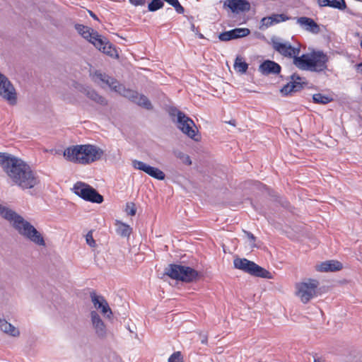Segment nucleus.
Segmentation results:
<instances>
[{"label":"nucleus","mask_w":362,"mask_h":362,"mask_svg":"<svg viewBox=\"0 0 362 362\" xmlns=\"http://www.w3.org/2000/svg\"><path fill=\"white\" fill-rule=\"evenodd\" d=\"M73 191L83 200L92 203L101 204L104 200L103 197L95 189L83 182H77L74 185Z\"/></svg>","instance_id":"1a4fd4ad"},{"label":"nucleus","mask_w":362,"mask_h":362,"mask_svg":"<svg viewBox=\"0 0 362 362\" xmlns=\"http://www.w3.org/2000/svg\"><path fill=\"white\" fill-rule=\"evenodd\" d=\"M94 77L95 78V81H101L117 92H121L123 90V96L128 98L132 102L134 103L136 99H138V92L130 89H125L122 85L119 83L116 79L107 75L106 74L96 71L94 74Z\"/></svg>","instance_id":"0eeeda50"},{"label":"nucleus","mask_w":362,"mask_h":362,"mask_svg":"<svg viewBox=\"0 0 362 362\" xmlns=\"http://www.w3.org/2000/svg\"><path fill=\"white\" fill-rule=\"evenodd\" d=\"M132 165L134 168L142 170L151 177L158 180H163L165 177V175L162 170L148 165L142 161L134 160L132 161Z\"/></svg>","instance_id":"4468645a"},{"label":"nucleus","mask_w":362,"mask_h":362,"mask_svg":"<svg viewBox=\"0 0 362 362\" xmlns=\"http://www.w3.org/2000/svg\"><path fill=\"white\" fill-rule=\"evenodd\" d=\"M125 211L128 215L134 216L136 213L135 204L133 202H128L126 205Z\"/></svg>","instance_id":"f704fd0d"},{"label":"nucleus","mask_w":362,"mask_h":362,"mask_svg":"<svg viewBox=\"0 0 362 362\" xmlns=\"http://www.w3.org/2000/svg\"><path fill=\"white\" fill-rule=\"evenodd\" d=\"M79 91L86 95L89 99L101 105L107 104L105 98L100 95L94 89L88 86H81Z\"/></svg>","instance_id":"4be33fe9"},{"label":"nucleus","mask_w":362,"mask_h":362,"mask_svg":"<svg viewBox=\"0 0 362 362\" xmlns=\"http://www.w3.org/2000/svg\"><path fill=\"white\" fill-rule=\"evenodd\" d=\"M168 362H184L180 351L174 352L168 358Z\"/></svg>","instance_id":"473e14b6"},{"label":"nucleus","mask_w":362,"mask_h":362,"mask_svg":"<svg viewBox=\"0 0 362 362\" xmlns=\"http://www.w3.org/2000/svg\"><path fill=\"white\" fill-rule=\"evenodd\" d=\"M191 30H192V32H194L195 33H198L197 28L195 27L194 23L191 24Z\"/></svg>","instance_id":"79ce46f5"},{"label":"nucleus","mask_w":362,"mask_h":362,"mask_svg":"<svg viewBox=\"0 0 362 362\" xmlns=\"http://www.w3.org/2000/svg\"><path fill=\"white\" fill-rule=\"evenodd\" d=\"M0 165L11 180L23 189L33 188L40 182L28 164L10 153H0Z\"/></svg>","instance_id":"f257e3e1"},{"label":"nucleus","mask_w":362,"mask_h":362,"mask_svg":"<svg viewBox=\"0 0 362 362\" xmlns=\"http://www.w3.org/2000/svg\"><path fill=\"white\" fill-rule=\"evenodd\" d=\"M0 329L12 337H18L20 335L19 330L5 319L0 318Z\"/></svg>","instance_id":"a878e982"},{"label":"nucleus","mask_w":362,"mask_h":362,"mask_svg":"<svg viewBox=\"0 0 362 362\" xmlns=\"http://www.w3.org/2000/svg\"><path fill=\"white\" fill-rule=\"evenodd\" d=\"M320 7L329 6L339 10H344L346 4L344 0H317Z\"/></svg>","instance_id":"393cba45"},{"label":"nucleus","mask_w":362,"mask_h":362,"mask_svg":"<svg viewBox=\"0 0 362 362\" xmlns=\"http://www.w3.org/2000/svg\"><path fill=\"white\" fill-rule=\"evenodd\" d=\"M171 6L173 7H174V8L175 9V11L178 13H183L185 12V8L184 7L180 4L179 1L178 0H176L175 1L173 2V4H171Z\"/></svg>","instance_id":"4c0bfd02"},{"label":"nucleus","mask_w":362,"mask_h":362,"mask_svg":"<svg viewBox=\"0 0 362 362\" xmlns=\"http://www.w3.org/2000/svg\"><path fill=\"white\" fill-rule=\"evenodd\" d=\"M342 269V264L337 260H329L321 263L317 266L319 272H337Z\"/></svg>","instance_id":"b1692460"},{"label":"nucleus","mask_w":362,"mask_h":362,"mask_svg":"<svg viewBox=\"0 0 362 362\" xmlns=\"http://www.w3.org/2000/svg\"><path fill=\"white\" fill-rule=\"evenodd\" d=\"M314 362H320L318 359H315Z\"/></svg>","instance_id":"de8ad7c7"},{"label":"nucleus","mask_w":362,"mask_h":362,"mask_svg":"<svg viewBox=\"0 0 362 362\" xmlns=\"http://www.w3.org/2000/svg\"><path fill=\"white\" fill-rule=\"evenodd\" d=\"M74 28L78 34H80L84 39L87 40L91 44H93L95 47L100 46L103 45V41L100 38L101 35H100L93 28L81 24H76Z\"/></svg>","instance_id":"f8f14e48"},{"label":"nucleus","mask_w":362,"mask_h":362,"mask_svg":"<svg viewBox=\"0 0 362 362\" xmlns=\"http://www.w3.org/2000/svg\"><path fill=\"white\" fill-rule=\"evenodd\" d=\"M100 38L103 41V45L95 47L103 52L104 54L108 55L109 57L117 59L119 57V54L116 48L113 47L111 43H110L106 37L101 35Z\"/></svg>","instance_id":"5701e85b"},{"label":"nucleus","mask_w":362,"mask_h":362,"mask_svg":"<svg viewBox=\"0 0 362 362\" xmlns=\"http://www.w3.org/2000/svg\"><path fill=\"white\" fill-rule=\"evenodd\" d=\"M173 155L178 159L181 160L182 163L187 165H192V160L190 157L185 154V153L182 152L180 150H174L173 151Z\"/></svg>","instance_id":"c85d7f7f"},{"label":"nucleus","mask_w":362,"mask_h":362,"mask_svg":"<svg viewBox=\"0 0 362 362\" xmlns=\"http://www.w3.org/2000/svg\"><path fill=\"white\" fill-rule=\"evenodd\" d=\"M198 35V37L200 38V39H203L204 37V35L202 34V33H197Z\"/></svg>","instance_id":"a18cd8bd"},{"label":"nucleus","mask_w":362,"mask_h":362,"mask_svg":"<svg viewBox=\"0 0 362 362\" xmlns=\"http://www.w3.org/2000/svg\"><path fill=\"white\" fill-rule=\"evenodd\" d=\"M0 215L2 218L9 221L13 228L21 235L37 245H45V241L42 235L30 222L25 220L23 216L1 204H0Z\"/></svg>","instance_id":"f03ea898"},{"label":"nucleus","mask_w":362,"mask_h":362,"mask_svg":"<svg viewBox=\"0 0 362 362\" xmlns=\"http://www.w3.org/2000/svg\"><path fill=\"white\" fill-rule=\"evenodd\" d=\"M273 23H278L284 22L288 19V18L284 14H273L271 16Z\"/></svg>","instance_id":"72a5a7b5"},{"label":"nucleus","mask_w":362,"mask_h":362,"mask_svg":"<svg viewBox=\"0 0 362 362\" xmlns=\"http://www.w3.org/2000/svg\"><path fill=\"white\" fill-rule=\"evenodd\" d=\"M250 7L247 0H226L223 4V8H228L234 13L249 11Z\"/></svg>","instance_id":"dca6fc26"},{"label":"nucleus","mask_w":362,"mask_h":362,"mask_svg":"<svg viewBox=\"0 0 362 362\" xmlns=\"http://www.w3.org/2000/svg\"><path fill=\"white\" fill-rule=\"evenodd\" d=\"M229 124L235 126V120H231V121L229 122Z\"/></svg>","instance_id":"49530a36"},{"label":"nucleus","mask_w":362,"mask_h":362,"mask_svg":"<svg viewBox=\"0 0 362 362\" xmlns=\"http://www.w3.org/2000/svg\"><path fill=\"white\" fill-rule=\"evenodd\" d=\"M281 66L271 60H265L259 67V71L264 75L278 74L281 72Z\"/></svg>","instance_id":"412c9836"},{"label":"nucleus","mask_w":362,"mask_h":362,"mask_svg":"<svg viewBox=\"0 0 362 362\" xmlns=\"http://www.w3.org/2000/svg\"><path fill=\"white\" fill-rule=\"evenodd\" d=\"M0 95L11 105L17 103L16 89L8 78L0 72Z\"/></svg>","instance_id":"9b49d317"},{"label":"nucleus","mask_w":362,"mask_h":362,"mask_svg":"<svg viewBox=\"0 0 362 362\" xmlns=\"http://www.w3.org/2000/svg\"><path fill=\"white\" fill-rule=\"evenodd\" d=\"M164 274L173 279L187 283L197 281L199 276V273L193 268L175 264H169L165 269Z\"/></svg>","instance_id":"423d86ee"},{"label":"nucleus","mask_w":362,"mask_h":362,"mask_svg":"<svg viewBox=\"0 0 362 362\" xmlns=\"http://www.w3.org/2000/svg\"><path fill=\"white\" fill-rule=\"evenodd\" d=\"M289 78L290 81L284 85L280 90L281 93L284 95H288L292 92L300 91L307 84L304 81L305 78L300 77L296 73L291 75Z\"/></svg>","instance_id":"ddd939ff"},{"label":"nucleus","mask_w":362,"mask_h":362,"mask_svg":"<svg viewBox=\"0 0 362 362\" xmlns=\"http://www.w3.org/2000/svg\"><path fill=\"white\" fill-rule=\"evenodd\" d=\"M245 234L247 235V238L252 240V241H255L256 238L255 237V235L250 233V232H248V231H245Z\"/></svg>","instance_id":"a19ab883"},{"label":"nucleus","mask_w":362,"mask_h":362,"mask_svg":"<svg viewBox=\"0 0 362 362\" xmlns=\"http://www.w3.org/2000/svg\"><path fill=\"white\" fill-rule=\"evenodd\" d=\"M357 66L358 71L362 74V62L358 64Z\"/></svg>","instance_id":"c03bdc74"},{"label":"nucleus","mask_w":362,"mask_h":362,"mask_svg":"<svg viewBox=\"0 0 362 362\" xmlns=\"http://www.w3.org/2000/svg\"><path fill=\"white\" fill-rule=\"evenodd\" d=\"M250 33V30L248 28H235L220 33L218 39L221 41L226 42L247 36Z\"/></svg>","instance_id":"a211bd4d"},{"label":"nucleus","mask_w":362,"mask_h":362,"mask_svg":"<svg viewBox=\"0 0 362 362\" xmlns=\"http://www.w3.org/2000/svg\"><path fill=\"white\" fill-rule=\"evenodd\" d=\"M129 1L134 6H142L146 4V0H129Z\"/></svg>","instance_id":"58836bf2"},{"label":"nucleus","mask_w":362,"mask_h":362,"mask_svg":"<svg viewBox=\"0 0 362 362\" xmlns=\"http://www.w3.org/2000/svg\"><path fill=\"white\" fill-rule=\"evenodd\" d=\"M360 46H361V49H362V40H361V42H360Z\"/></svg>","instance_id":"09e8293b"},{"label":"nucleus","mask_w":362,"mask_h":362,"mask_svg":"<svg viewBox=\"0 0 362 362\" xmlns=\"http://www.w3.org/2000/svg\"><path fill=\"white\" fill-rule=\"evenodd\" d=\"M91 322L95 334L99 338L103 339L107 335L105 325L96 311L90 313Z\"/></svg>","instance_id":"6ab92c4d"},{"label":"nucleus","mask_w":362,"mask_h":362,"mask_svg":"<svg viewBox=\"0 0 362 362\" xmlns=\"http://www.w3.org/2000/svg\"><path fill=\"white\" fill-rule=\"evenodd\" d=\"M90 298L94 307L97 310H100L103 315H106L107 317L112 315V312L103 296H98L93 291L90 293Z\"/></svg>","instance_id":"f3484780"},{"label":"nucleus","mask_w":362,"mask_h":362,"mask_svg":"<svg viewBox=\"0 0 362 362\" xmlns=\"http://www.w3.org/2000/svg\"><path fill=\"white\" fill-rule=\"evenodd\" d=\"M273 47L276 51L284 57H293V59L296 57H300L298 56L300 53V49L292 47L288 42L282 43L279 42H274Z\"/></svg>","instance_id":"2eb2a0df"},{"label":"nucleus","mask_w":362,"mask_h":362,"mask_svg":"<svg viewBox=\"0 0 362 362\" xmlns=\"http://www.w3.org/2000/svg\"><path fill=\"white\" fill-rule=\"evenodd\" d=\"M233 264L235 268L252 276L269 279H272V274L269 271L245 258H235Z\"/></svg>","instance_id":"6e6552de"},{"label":"nucleus","mask_w":362,"mask_h":362,"mask_svg":"<svg viewBox=\"0 0 362 362\" xmlns=\"http://www.w3.org/2000/svg\"><path fill=\"white\" fill-rule=\"evenodd\" d=\"M134 103L148 110H151L153 107L148 98L143 94L139 93L138 99H136Z\"/></svg>","instance_id":"cd10ccee"},{"label":"nucleus","mask_w":362,"mask_h":362,"mask_svg":"<svg viewBox=\"0 0 362 362\" xmlns=\"http://www.w3.org/2000/svg\"><path fill=\"white\" fill-rule=\"evenodd\" d=\"M297 23L305 30L313 34L320 33V25L311 18L303 16L297 18Z\"/></svg>","instance_id":"aec40b11"},{"label":"nucleus","mask_w":362,"mask_h":362,"mask_svg":"<svg viewBox=\"0 0 362 362\" xmlns=\"http://www.w3.org/2000/svg\"><path fill=\"white\" fill-rule=\"evenodd\" d=\"M163 6L164 3L162 0H152L148 5V9L149 11L154 12Z\"/></svg>","instance_id":"2f4dec72"},{"label":"nucleus","mask_w":362,"mask_h":362,"mask_svg":"<svg viewBox=\"0 0 362 362\" xmlns=\"http://www.w3.org/2000/svg\"><path fill=\"white\" fill-rule=\"evenodd\" d=\"M173 122L177 123V127L185 134L193 140L198 141L200 136L197 133L198 129L194 121L187 116L183 112L175 107H169L167 110Z\"/></svg>","instance_id":"39448f33"},{"label":"nucleus","mask_w":362,"mask_h":362,"mask_svg":"<svg viewBox=\"0 0 362 362\" xmlns=\"http://www.w3.org/2000/svg\"><path fill=\"white\" fill-rule=\"evenodd\" d=\"M116 226V232L118 235H119L122 237H129L132 233V228L129 225L119 221H117Z\"/></svg>","instance_id":"bb28decb"},{"label":"nucleus","mask_w":362,"mask_h":362,"mask_svg":"<svg viewBox=\"0 0 362 362\" xmlns=\"http://www.w3.org/2000/svg\"><path fill=\"white\" fill-rule=\"evenodd\" d=\"M90 16L95 20H98L97 16L91 11H88Z\"/></svg>","instance_id":"37998d69"},{"label":"nucleus","mask_w":362,"mask_h":362,"mask_svg":"<svg viewBox=\"0 0 362 362\" xmlns=\"http://www.w3.org/2000/svg\"><path fill=\"white\" fill-rule=\"evenodd\" d=\"M103 154V149L91 144L72 146L64 151V156L67 160L83 165L100 160Z\"/></svg>","instance_id":"7ed1b4c3"},{"label":"nucleus","mask_w":362,"mask_h":362,"mask_svg":"<svg viewBox=\"0 0 362 362\" xmlns=\"http://www.w3.org/2000/svg\"><path fill=\"white\" fill-rule=\"evenodd\" d=\"M329 57L322 51H313L303 54L293 60V64L301 70L322 72L327 69Z\"/></svg>","instance_id":"20e7f679"},{"label":"nucleus","mask_w":362,"mask_h":362,"mask_svg":"<svg viewBox=\"0 0 362 362\" xmlns=\"http://www.w3.org/2000/svg\"><path fill=\"white\" fill-rule=\"evenodd\" d=\"M313 100L315 103L325 105L332 100V98L321 93H315L313 95Z\"/></svg>","instance_id":"7c9ffc66"},{"label":"nucleus","mask_w":362,"mask_h":362,"mask_svg":"<svg viewBox=\"0 0 362 362\" xmlns=\"http://www.w3.org/2000/svg\"><path fill=\"white\" fill-rule=\"evenodd\" d=\"M234 68L240 73L244 74L247 70L248 64L245 62L242 61V58L237 57L234 63Z\"/></svg>","instance_id":"c756f323"},{"label":"nucleus","mask_w":362,"mask_h":362,"mask_svg":"<svg viewBox=\"0 0 362 362\" xmlns=\"http://www.w3.org/2000/svg\"><path fill=\"white\" fill-rule=\"evenodd\" d=\"M274 23L272 22V19L271 16L264 17L261 20V26L260 29H262L263 27L267 28L268 27L272 25Z\"/></svg>","instance_id":"c9c22d12"},{"label":"nucleus","mask_w":362,"mask_h":362,"mask_svg":"<svg viewBox=\"0 0 362 362\" xmlns=\"http://www.w3.org/2000/svg\"><path fill=\"white\" fill-rule=\"evenodd\" d=\"M319 286L318 281L309 279L307 281L296 284V295L303 303H308L316 295V289Z\"/></svg>","instance_id":"9d476101"},{"label":"nucleus","mask_w":362,"mask_h":362,"mask_svg":"<svg viewBox=\"0 0 362 362\" xmlns=\"http://www.w3.org/2000/svg\"><path fill=\"white\" fill-rule=\"evenodd\" d=\"M86 243L92 247H95L96 246V243L93 237L92 230H90L86 235Z\"/></svg>","instance_id":"e433bc0d"},{"label":"nucleus","mask_w":362,"mask_h":362,"mask_svg":"<svg viewBox=\"0 0 362 362\" xmlns=\"http://www.w3.org/2000/svg\"><path fill=\"white\" fill-rule=\"evenodd\" d=\"M199 336V339L201 340L202 344H207V342H208L207 333L206 332H200Z\"/></svg>","instance_id":"ea45409f"}]
</instances>
